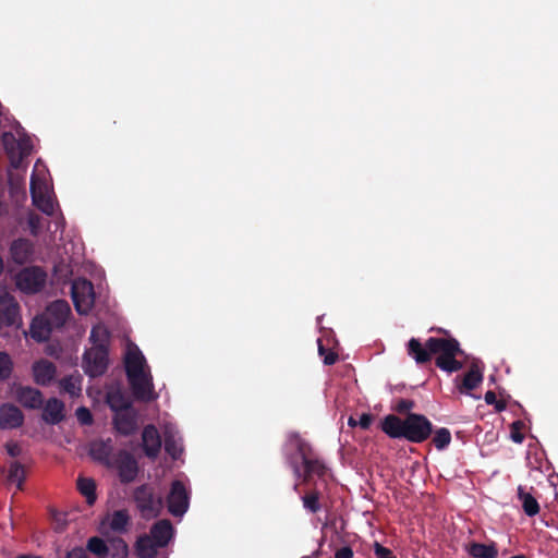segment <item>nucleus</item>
I'll return each instance as SVG.
<instances>
[{"label":"nucleus","mask_w":558,"mask_h":558,"mask_svg":"<svg viewBox=\"0 0 558 558\" xmlns=\"http://www.w3.org/2000/svg\"><path fill=\"white\" fill-rule=\"evenodd\" d=\"M20 320V305L9 292L0 295V328L13 326Z\"/></svg>","instance_id":"nucleus-13"},{"label":"nucleus","mask_w":558,"mask_h":558,"mask_svg":"<svg viewBox=\"0 0 558 558\" xmlns=\"http://www.w3.org/2000/svg\"><path fill=\"white\" fill-rule=\"evenodd\" d=\"M485 402L489 405H493L496 401H497V397H496V393L493 391V390H488L486 393H485Z\"/></svg>","instance_id":"nucleus-53"},{"label":"nucleus","mask_w":558,"mask_h":558,"mask_svg":"<svg viewBox=\"0 0 558 558\" xmlns=\"http://www.w3.org/2000/svg\"><path fill=\"white\" fill-rule=\"evenodd\" d=\"M133 499L142 518L149 520L157 518L162 508V497L157 495L155 488L149 484H143L133 492Z\"/></svg>","instance_id":"nucleus-4"},{"label":"nucleus","mask_w":558,"mask_h":558,"mask_svg":"<svg viewBox=\"0 0 558 558\" xmlns=\"http://www.w3.org/2000/svg\"><path fill=\"white\" fill-rule=\"evenodd\" d=\"M76 417L83 425H90L93 423V415L90 411L85 407H80L76 410Z\"/></svg>","instance_id":"nucleus-43"},{"label":"nucleus","mask_w":558,"mask_h":558,"mask_svg":"<svg viewBox=\"0 0 558 558\" xmlns=\"http://www.w3.org/2000/svg\"><path fill=\"white\" fill-rule=\"evenodd\" d=\"M53 328V324L46 316L36 317L31 324L29 333L34 340L43 342L49 339Z\"/></svg>","instance_id":"nucleus-25"},{"label":"nucleus","mask_w":558,"mask_h":558,"mask_svg":"<svg viewBox=\"0 0 558 558\" xmlns=\"http://www.w3.org/2000/svg\"><path fill=\"white\" fill-rule=\"evenodd\" d=\"M483 368L484 365L478 359H473L469 371L464 374L462 379L456 378L457 388L461 393H469L470 391L477 388L483 381Z\"/></svg>","instance_id":"nucleus-10"},{"label":"nucleus","mask_w":558,"mask_h":558,"mask_svg":"<svg viewBox=\"0 0 558 558\" xmlns=\"http://www.w3.org/2000/svg\"><path fill=\"white\" fill-rule=\"evenodd\" d=\"M107 402L114 414L118 413V411H126L132 408L129 400L119 390L109 392L107 396Z\"/></svg>","instance_id":"nucleus-31"},{"label":"nucleus","mask_w":558,"mask_h":558,"mask_svg":"<svg viewBox=\"0 0 558 558\" xmlns=\"http://www.w3.org/2000/svg\"><path fill=\"white\" fill-rule=\"evenodd\" d=\"M493 405L495 407L497 412L504 411L507 407L506 402L502 400H497Z\"/></svg>","instance_id":"nucleus-54"},{"label":"nucleus","mask_w":558,"mask_h":558,"mask_svg":"<svg viewBox=\"0 0 558 558\" xmlns=\"http://www.w3.org/2000/svg\"><path fill=\"white\" fill-rule=\"evenodd\" d=\"M354 553L350 546H344L335 553V558H353Z\"/></svg>","instance_id":"nucleus-50"},{"label":"nucleus","mask_w":558,"mask_h":558,"mask_svg":"<svg viewBox=\"0 0 558 558\" xmlns=\"http://www.w3.org/2000/svg\"><path fill=\"white\" fill-rule=\"evenodd\" d=\"M109 331L106 327L101 325L94 326L90 330L89 340L93 343V347L102 345L108 348L109 344Z\"/></svg>","instance_id":"nucleus-32"},{"label":"nucleus","mask_w":558,"mask_h":558,"mask_svg":"<svg viewBox=\"0 0 558 558\" xmlns=\"http://www.w3.org/2000/svg\"><path fill=\"white\" fill-rule=\"evenodd\" d=\"M173 532L171 522L168 519H163L153 524L148 536L154 539L157 546L166 547L172 538Z\"/></svg>","instance_id":"nucleus-22"},{"label":"nucleus","mask_w":558,"mask_h":558,"mask_svg":"<svg viewBox=\"0 0 558 558\" xmlns=\"http://www.w3.org/2000/svg\"><path fill=\"white\" fill-rule=\"evenodd\" d=\"M301 558H313L312 556H303Z\"/></svg>","instance_id":"nucleus-60"},{"label":"nucleus","mask_w":558,"mask_h":558,"mask_svg":"<svg viewBox=\"0 0 558 558\" xmlns=\"http://www.w3.org/2000/svg\"><path fill=\"white\" fill-rule=\"evenodd\" d=\"M85 373L92 377L102 375L108 367V348L102 345L92 347L84 353Z\"/></svg>","instance_id":"nucleus-8"},{"label":"nucleus","mask_w":558,"mask_h":558,"mask_svg":"<svg viewBox=\"0 0 558 558\" xmlns=\"http://www.w3.org/2000/svg\"><path fill=\"white\" fill-rule=\"evenodd\" d=\"M136 400L151 401L156 398L151 375L148 373L128 379Z\"/></svg>","instance_id":"nucleus-14"},{"label":"nucleus","mask_w":558,"mask_h":558,"mask_svg":"<svg viewBox=\"0 0 558 558\" xmlns=\"http://www.w3.org/2000/svg\"><path fill=\"white\" fill-rule=\"evenodd\" d=\"M124 363L128 379L147 373L145 371L146 360L143 353L137 348L135 350H130L126 353Z\"/></svg>","instance_id":"nucleus-21"},{"label":"nucleus","mask_w":558,"mask_h":558,"mask_svg":"<svg viewBox=\"0 0 558 558\" xmlns=\"http://www.w3.org/2000/svg\"><path fill=\"white\" fill-rule=\"evenodd\" d=\"M373 415L369 414V413H363L361 416H360V420L357 421L359 423V426L362 428V429H368L373 423Z\"/></svg>","instance_id":"nucleus-48"},{"label":"nucleus","mask_w":558,"mask_h":558,"mask_svg":"<svg viewBox=\"0 0 558 558\" xmlns=\"http://www.w3.org/2000/svg\"><path fill=\"white\" fill-rule=\"evenodd\" d=\"M10 253L14 263L23 265L31 260L34 245L28 239L20 238L12 242Z\"/></svg>","instance_id":"nucleus-20"},{"label":"nucleus","mask_w":558,"mask_h":558,"mask_svg":"<svg viewBox=\"0 0 558 558\" xmlns=\"http://www.w3.org/2000/svg\"><path fill=\"white\" fill-rule=\"evenodd\" d=\"M143 450L147 458L155 460L161 449V437L155 425L149 424L142 432Z\"/></svg>","instance_id":"nucleus-17"},{"label":"nucleus","mask_w":558,"mask_h":558,"mask_svg":"<svg viewBox=\"0 0 558 558\" xmlns=\"http://www.w3.org/2000/svg\"><path fill=\"white\" fill-rule=\"evenodd\" d=\"M468 553L474 558H496L498 549L495 543L483 544L472 542L468 546Z\"/></svg>","instance_id":"nucleus-27"},{"label":"nucleus","mask_w":558,"mask_h":558,"mask_svg":"<svg viewBox=\"0 0 558 558\" xmlns=\"http://www.w3.org/2000/svg\"><path fill=\"white\" fill-rule=\"evenodd\" d=\"M71 295L75 310L87 314L94 304V287L87 279H76L71 287Z\"/></svg>","instance_id":"nucleus-5"},{"label":"nucleus","mask_w":558,"mask_h":558,"mask_svg":"<svg viewBox=\"0 0 558 558\" xmlns=\"http://www.w3.org/2000/svg\"><path fill=\"white\" fill-rule=\"evenodd\" d=\"M8 480L11 483H16L17 488H22V484L25 480L24 466L19 461H13L9 468Z\"/></svg>","instance_id":"nucleus-33"},{"label":"nucleus","mask_w":558,"mask_h":558,"mask_svg":"<svg viewBox=\"0 0 558 558\" xmlns=\"http://www.w3.org/2000/svg\"><path fill=\"white\" fill-rule=\"evenodd\" d=\"M287 463L291 468L294 477L302 482V480H303V471H302L301 465L299 464L298 460L295 459V457L293 454L287 456Z\"/></svg>","instance_id":"nucleus-42"},{"label":"nucleus","mask_w":558,"mask_h":558,"mask_svg":"<svg viewBox=\"0 0 558 558\" xmlns=\"http://www.w3.org/2000/svg\"><path fill=\"white\" fill-rule=\"evenodd\" d=\"M87 549L99 557L107 556L109 550L105 541L97 536L90 537L88 539Z\"/></svg>","instance_id":"nucleus-36"},{"label":"nucleus","mask_w":558,"mask_h":558,"mask_svg":"<svg viewBox=\"0 0 558 558\" xmlns=\"http://www.w3.org/2000/svg\"><path fill=\"white\" fill-rule=\"evenodd\" d=\"M168 510L174 517H182L190 506V493L183 482L175 480L171 483L167 497Z\"/></svg>","instance_id":"nucleus-7"},{"label":"nucleus","mask_w":558,"mask_h":558,"mask_svg":"<svg viewBox=\"0 0 558 558\" xmlns=\"http://www.w3.org/2000/svg\"><path fill=\"white\" fill-rule=\"evenodd\" d=\"M380 427L390 438H403L414 444L424 442L433 433L432 422L425 415L417 413H408L404 418L389 414L384 417Z\"/></svg>","instance_id":"nucleus-2"},{"label":"nucleus","mask_w":558,"mask_h":558,"mask_svg":"<svg viewBox=\"0 0 558 558\" xmlns=\"http://www.w3.org/2000/svg\"><path fill=\"white\" fill-rule=\"evenodd\" d=\"M25 416L21 409L12 403L0 405V429H16L23 426Z\"/></svg>","instance_id":"nucleus-16"},{"label":"nucleus","mask_w":558,"mask_h":558,"mask_svg":"<svg viewBox=\"0 0 558 558\" xmlns=\"http://www.w3.org/2000/svg\"><path fill=\"white\" fill-rule=\"evenodd\" d=\"M14 399L25 409L37 410L44 405V396L40 390L31 386L17 385L13 389Z\"/></svg>","instance_id":"nucleus-11"},{"label":"nucleus","mask_w":558,"mask_h":558,"mask_svg":"<svg viewBox=\"0 0 558 558\" xmlns=\"http://www.w3.org/2000/svg\"><path fill=\"white\" fill-rule=\"evenodd\" d=\"M2 141H3V144H4L5 148L9 149V144L10 143H14L15 142V137L13 136L12 133L5 132L2 135Z\"/></svg>","instance_id":"nucleus-52"},{"label":"nucleus","mask_w":558,"mask_h":558,"mask_svg":"<svg viewBox=\"0 0 558 558\" xmlns=\"http://www.w3.org/2000/svg\"><path fill=\"white\" fill-rule=\"evenodd\" d=\"M5 449H7V453L10 456V457H17L21 454V447L17 442H14V441H9L5 444Z\"/></svg>","instance_id":"nucleus-49"},{"label":"nucleus","mask_w":558,"mask_h":558,"mask_svg":"<svg viewBox=\"0 0 558 558\" xmlns=\"http://www.w3.org/2000/svg\"><path fill=\"white\" fill-rule=\"evenodd\" d=\"M323 493L314 483L303 496H301L303 508L310 513H317L323 509Z\"/></svg>","instance_id":"nucleus-24"},{"label":"nucleus","mask_w":558,"mask_h":558,"mask_svg":"<svg viewBox=\"0 0 558 558\" xmlns=\"http://www.w3.org/2000/svg\"><path fill=\"white\" fill-rule=\"evenodd\" d=\"M414 407V401L409 399H400L395 405V410L399 413H407Z\"/></svg>","instance_id":"nucleus-46"},{"label":"nucleus","mask_w":558,"mask_h":558,"mask_svg":"<svg viewBox=\"0 0 558 558\" xmlns=\"http://www.w3.org/2000/svg\"><path fill=\"white\" fill-rule=\"evenodd\" d=\"M299 487H300V483H295V484L293 485V490H294V492H299Z\"/></svg>","instance_id":"nucleus-56"},{"label":"nucleus","mask_w":558,"mask_h":558,"mask_svg":"<svg viewBox=\"0 0 558 558\" xmlns=\"http://www.w3.org/2000/svg\"><path fill=\"white\" fill-rule=\"evenodd\" d=\"M303 464V484H311L312 478L317 476L322 478L327 472V466L315 453L312 446L298 435L291 438Z\"/></svg>","instance_id":"nucleus-3"},{"label":"nucleus","mask_w":558,"mask_h":558,"mask_svg":"<svg viewBox=\"0 0 558 558\" xmlns=\"http://www.w3.org/2000/svg\"><path fill=\"white\" fill-rule=\"evenodd\" d=\"M19 148H20V156L17 158L15 156L11 157V166L13 168H19L20 167V162L22 160V157L27 153L28 142L27 141H21L19 143Z\"/></svg>","instance_id":"nucleus-44"},{"label":"nucleus","mask_w":558,"mask_h":558,"mask_svg":"<svg viewBox=\"0 0 558 558\" xmlns=\"http://www.w3.org/2000/svg\"><path fill=\"white\" fill-rule=\"evenodd\" d=\"M13 363L10 355L0 351V380H5L11 376Z\"/></svg>","instance_id":"nucleus-37"},{"label":"nucleus","mask_w":558,"mask_h":558,"mask_svg":"<svg viewBox=\"0 0 558 558\" xmlns=\"http://www.w3.org/2000/svg\"><path fill=\"white\" fill-rule=\"evenodd\" d=\"M60 388L68 392L70 396H77L81 387L72 376H66L60 380Z\"/></svg>","instance_id":"nucleus-38"},{"label":"nucleus","mask_w":558,"mask_h":558,"mask_svg":"<svg viewBox=\"0 0 558 558\" xmlns=\"http://www.w3.org/2000/svg\"><path fill=\"white\" fill-rule=\"evenodd\" d=\"M39 225H40L39 216L34 215V214L29 215L28 226H29L32 234L36 235L38 233Z\"/></svg>","instance_id":"nucleus-47"},{"label":"nucleus","mask_w":558,"mask_h":558,"mask_svg":"<svg viewBox=\"0 0 558 558\" xmlns=\"http://www.w3.org/2000/svg\"><path fill=\"white\" fill-rule=\"evenodd\" d=\"M451 442V433L448 428H438L433 437V444L438 450L446 449Z\"/></svg>","instance_id":"nucleus-35"},{"label":"nucleus","mask_w":558,"mask_h":558,"mask_svg":"<svg viewBox=\"0 0 558 558\" xmlns=\"http://www.w3.org/2000/svg\"><path fill=\"white\" fill-rule=\"evenodd\" d=\"M129 520L130 518L125 510L114 511L111 517L110 527L114 532H124L126 530Z\"/></svg>","instance_id":"nucleus-34"},{"label":"nucleus","mask_w":558,"mask_h":558,"mask_svg":"<svg viewBox=\"0 0 558 558\" xmlns=\"http://www.w3.org/2000/svg\"><path fill=\"white\" fill-rule=\"evenodd\" d=\"M47 274L40 267H27L16 277V286L26 293H37L46 284Z\"/></svg>","instance_id":"nucleus-6"},{"label":"nucleus","mask_w":558,"mask_h":558,"mask_svg":"<svg viewBox=\"0 0 558 558\" xmlns=\"http://www.w3.org/2000/svg\"><path fill=\"white\" fill-rule=\"evenodd\" d=\"M374 554L377 558H397L389 548L379 543L374 544Z\"/></svg>","instance_id":"nucleus-45"},{"label":"nucleus","mask_w":558,"mask_h":558,"mask_svg":"<svg viewBox=\"0 0 558 558\" xmlns=\"http://www.w3.org/2000/svg\"><path fill=\"white\" fill-rule=\"evenodd\" d=\"M348 424L351 427L359 425L357 421H355L352 416L349 417Z\"/></svg>","instance_id":"nucleus-55"},{"label":"nucleus","mask_w":558,"mask_h":558,"mask_svg":"<svg viewBox=\"0 0 558 558\" xmlns=\"http://www.w3.org/2000/svg\"><path fill=\"white\" fill-rule=\"evenodd\" d=\"M71 310L68 302L58 300L52 302L46 311V317L54 327H61L65 324Z\"/></svg>","instance_id":"nucleus-23"},{"label":"nucleus","mask_w":558,"mask_h":558,"mask_svg":"<svg viewBox=\"0 0 558 558\" xmlns=\"http://www.w3.org/2000/svg\"><path fill=\"white\" fill-rule=\"evenodd\" d=\"M524 423L522 421H514L510 425V438L515 444H521L524 440V435L522 429L524 428Z\"/></svg>","instance_id":"nucleus-39"},{"label":"nucleus","mask_w":558,"mask_h":558,"mask_svg":"<svg viewBox=\"0 0 558 558\" xmlns=\"http://www.w3.org/2000/svg\"><path fill=\"white\" fill-rule=\"evenodd\" d=\"M64 403L58 398H50L43 405L41 418L50 425H57L64 420Z\"/></svg>","instance_id":"nucleus-18"},{"label":"nucleus","mask_w":558,"mask_h":558,"mask_svg":"<svg viewBox=\"0 0 558 558\" xmlns=\"http://www.w3.org/2000/svg\"><path fill=\"white\" fill-rule=\"evenodd\" d=\"M159 546L148 535L140 536L136 541V551L140 558H155Z\"/></svg>","instance_id":"nucleus-29"},{"label":"nucleus","mask_w":558,"mask_h":558,"mask_svg":"<svg viewBox=\"0 0 558 558\" xmlns=\"http://www.w3.org/2000/svg\"><path fill=\"white\" fill-rule=\"evenodd\" d=\"M113 447L111 439L94 441L90 445L89 454L92 458L100 463L110 465V457L112 454Z\"/></svg>","instance_id":"nucleus-26"},{"label":"nucleus","mask_w":558,"mask_h":558,"mask_svg":"<svg viewBox=\"0 0 558 558\" xmlns=\"http://www.w3.org/2000/svg\"><path fill=\"white\" fill-rule=\"evenodd\" d=\"M165 450L173 459H178L182 452V449L177 444L175 439L171 436L165 438Z\"/></svg>","instance_id":"nucleus-41"},{"label":"nucleus","mask_w":558,"mask_h":558,"mask_svg":"<svg viewBox=\"0 0 558 558\" xmlns=\"http://www.w3.org/2000/svg\"><path fill=\"white\" fill-rule=\"evenodd\" d=\"M510 558H526L524 555H515V556H512Z\"/></svg>","instance_id":"nucleus-57"},{"label":"nucleus","mask_w":558,"mask_h":558,"mask_svg":"<svg viewBox=\"0 0 558 558\" xmlns=\"http://www.w3.org/2000/svg\"><path fill=\"white\" fill-rule=\"evenodd\" d=\"M429 331H436L445 337H430L424 344L418 339L411 338L407 344L408 354L416 364L429 363L433 355H437L435 365L441 371L449 374L461 371L464 364L457 360V356L466 360L468 354L461 349L460 342L450 336L449 330L441 327H432Z\"/></svg>","instance_id":"nucleus-1"},{"label":"nucleus","mask_w":558,"mask_h":558,"mask_svg":"<svg viewBox=\"0 0 558 558\" xmlns=\"http://www.w3.org/2000/svg\"><path fill=\"white\" fill-rule=\"evenodd\" d=\"M518 499L527 517H534L539 512V504L534 496L525 492L523 486L518 487Z\"/></svg>","instance_id":"nucleus-28"},{"label":"nucleus","mask_w":558,"mask_h":558,"mask_svg":"<svg viewBox=\"0 0 558 558\" xmlns=\"http://www.w3.org/2000/svg\"><path fill=\"white\" fill-rule=\"evenodd\" d=\"M314 556H315L316 558H318V556H319V551H316V553L314 554Z\"/></svg>","instance_id":"nucleus-59"},{"label":"nucleus","mask_w":558,"mask_h":558,"mask_svg":"<svg viewBox=\"0 0 558 558\" xmlns=\"http://www.w3.org/2000/svg\"><path fill=\"white\" fill-rule=\"evenodd\" d=\"M114 429L122 436H131L138 429L137 413L134 409L118 411L113 420Z\"/></svg>","instance_id":"nucleus-15"},{"label":"nucleus","mask_w":558,"mask_h":558,"mask_svg":"<svg viewBox=\"0 0 558 558\" xmlns=\"http://www.w3.org/2000/svg\"><path fill=\"white\" fill-rule=\"evenodd\" d=\"M17 558H41V557H28V556H20Z\"/></svg>","instance_id":"nucleus-58"},{"label":"nucleus","mask_w":558,"mask_h":558,"mask_svg":"<svg viewBox=\"0 0 558 558\" xmlns=\"http://www.w3.org/2000/svg\"><path fill=\"white\" fill-rule=\"evenodd\" d=\"M57 374L56 365L48 360H40L33 365V375L36 384L48 386L54 379Z\"/></svg>","instance_id":"nucleus-19"},{"label":"nucleus","mask_w":558,"mask_h":558,"mask_svg":"<svg viewBox=\"0 0 558 558\" xmlns=\"http://www.w3.org/2000/svg\"><path fill=\"white\" fill-rule=\"evenodd\" d=\"M77 489L86 498L88 505H94L96 501V483L93 478L80 476L77 478Z\"/></svg>","instance_id":"nucleus-30"},{"label":"nucleus","mask_w":558,"mask_h":558,"mask_svg":"<svg viewBox=\"0 0 558 558\" xmlns=\"http://www.w3.org/2000/svg\"><path fill=\"white\" fill-rule=\"evenodd\" d=\"M66 558H88V554L86 549L76 547L68 553Z\"/></svg>","instance_id":"nucleus-51"},{"label":"nucleus","mask_w":558,"mask_h":558,"mask_svg":"<svg viewBox=\"0 0 558 558\" xmlns=\"http://www.w3.org/2000/svg\"><path fill=\"white\" fill-rule=\"evenodd\" d=\"M29 190L34 206L44 214L52 216L54 213L53 199L48 194L46 184L44 182H39L35 174L31 178Z\"/></svg>","instance_id":"nucleus-9"},{"label":"nucleus","mask_w":558,"mask_h":558,"mask_svg":"<svg viewBox=\"0 0 558 558\" xmlns=\"http://www.w3.org/2000/svg\"><path fill=\"white\" fill-rule=\"evenodd\" d=\"M116 466L122 483L129 484L136 478L138 473V464L135 458L129 451H119Z\"/></svg>","instance_id":"nucleus-12"},{"label":"nucleus","mask_w":558,"mask_h":558,"mask_svg":"<svg viewBox=\"0 0 558 558\" xmlns=\"http://www.w3.org/2000/svg\"><path fill=\"white\" fill-rule=\"evenodd\" d=\"M318 353L323 356L325 365H333L338 360V354L324 347L322 340H318Z\"/></svg>","instance_id":"nucleus-40"}]
</instances>
